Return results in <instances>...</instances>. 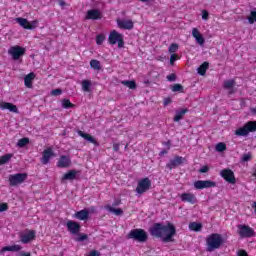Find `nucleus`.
Instances as JSON below:
<instances>
[{"instance_id": "f257e3e1", "label": "nucleus", "mask_w": 256, "mask_h": 256, "mask_svg": "<svg viewBox=\"0 0 256 256\" xmlns=\"http://www.w3.org/2000/svg\"><path fill=\"white\" fill-rule=\"evenodd\" d=\"M150 235L152 237H157V239H162L163 243L173 242V237L177 234V229L175 225L168 223L164 225L163 223H155L149 229Z\"/></svg>"}, {"instance_id": "f03ea898", "label": "nucleus", "mask_w": 256, "mask_h": 256, "mask_svg": "<svg viewBox=\"0 0 256 256\" xmlns=\"http://www.w3.org/2000/svg\"><path fill=\"white\" fill-rule=\"evenodd\" d=\"M206 245V251L211 253V251H215V249H219L223 245V237H221V234L213 233L206 238Z\"/></svg>"}, {"instance_id": "7ed1b4c3", "label": "nucleus", "mask_w": 256, "mask_h": 256, "mask_svg": "<svg viewBox=\"0 0 256 256\" xmlns=\"http://www.w3.org/2000/svg\"><path fill=\"white\" fill-rule=\"evenodd\" d=\"M127 239H133V241H137L138 243H146V241L149 239V234H147L145 229L136 228L132 229L127 234Z\"/></svg>"}, {"instance_id": "20e7f679", "label": "nucleus", "mask_w": 256, "mask_h": 256, "mask_svg": "<svg viewBox=\"0 0 256 256\" xmlns=\"http://www.w3.org/2000/svg\"><path fill=\"white\" fill-rule=\"evenodd\" d=\"M256 131V121H248L243 127L235 130V135L237 137H247L250 133H255Z\"/></svg>"}, {"instance_id": "39448f33", "label": "nucleus", "mask_w": 256, "mask_h": 256, "mask_svg": "<svg viewBox=\"0 0 256 256\" xmlns=\"http://www.w3.org/2000/svg\"><path fill=\"white\" fill-rule=\"evenodd\" d=\"M108 41L110 45H117L119 49L125 47V40L123 39V34L117 32L116 30H113L110 32Z\"/></svg>"}, {"instance_id": "423d86ee", "label": "nucleus", "mask_w": 256, "mask_h": 256, "mask_svg": "<svg viewBox=\"0 0 256 256\" xmlns=\"http://www.w3.org/2000/svg\"><path fill=\"white\" fill-rule=\"evenodd\" d=\"M25 53H27V49L19 45L11 46L8 50V54L12 57L13 61H19L21 57H24Z\"/></svg>"}, {"instance_id": "0eeeda50", "label": "nucleus", "mask_w": 256, "mask_h": 256, "mask_svg": "<svg viewBox=\"0 0 256 256\" xmlns=\"http://www.w3.org/2000/svg\"><path fill=\"white\" fill-rule=\"evenodd\" d=\"M238 235L242 239H249L250 237H255V230L251 228L249 225L239 224Z\"/></svg>"}, {"instance_id": "6e6552de", "label": "nucleus", "mask_w": 256, "mask_h": 256, "mask_svg": "<svg viewBox=\"0 0 256 256\" xmlns=\"http://www.w3.org/2000/svg\"><path fill=\"white\" fill-rule=\"evenodd\" d=\"M27 179V173L11 174L8 178L11 187H17L21 185Z\"/></svg>"}, {"instance_id": "1a4fd4ad", "label": "nucleus", "mask_w": 256, "mask_h": 256, "mask_svg": "<svg viewBox=\"0 0 256 256\" xmlns=\"http://www.w3.org/2000/svg\"><path fill=\"white\" fill-rule=\"evenodd\" d=\"M220 176L224 181L230 183L231 185H235L237 183V179L235 178V172L229 168L222 169L220 171Z\"/></svg>"}, {"instance_id": "9d476101", "label": "nucleus", "mask_w": 256, "mask_h": 256, "mask_svg": "<svg viewBox=\"0 0 256 256\" xmlns=\"http://www.w3.org/2000/svg\"><path fill=\"white\" fill-rule=\"evenodd\" d=\"M16 23H19L20 27L23 29L33 30L36 29V27L39 25L38 20H34L32 22H29L26 18L18 17L15 19Z\"/></svg>"}, {"instance_id": "9b49d317", "label": "nucleus", "mask_w": 256, "mask_h": 256, "mask_svg": "<svg viewBox=\"0 0 256 256\" xmlns=\"http://www.w3.org/2000/svg\"><path fill=\"white\" fill-rule=\"evenodd\" d=\"M149 189H151V180L149 178H143L138 182L136 193L143 195V193H147Z\"/></svg>"}, {"instance_id": "f8f14e48", "label": "nucleus", "mask_w": 256, "mask_h": 256, "mask_svg": "<svg viewBox=\"0 0 256 256\" xmlns=\"http://www.w3.org/2000/svg\"><path fill=\"white\" fill-rule=\"evenodd\" d=\"M213 187H217V182L211 180H197L194 182V188L198 190L213 189Z\"/></svg>"}, {"instance_id": "ddd939ff", "label": "nucleus", "mask_w": 256, "mask_h": 256, "mask_svg": "<svg viewBox=\"0 0 256 256\" xmlns=\"http://www.w3.org/2000/svg\"><path fill=\"white\" fill-rule=\"evenodd\" d=\"M185 158L183 156L176 155L174 159H170L166 164V168L172 171V169H177L179 165H183Z\"/></svg>"}, {"instance_id": "4468645a", "label": "nucleus", "mask_w": 256, "mask_h": 256, "mask_svg": "<svg viewBox=\"0 0 256 256\" xmlns=\"http://www.w3.org/2000/svg\"><path fill=\"white\" fill-rule=\"evenodd\" d=\"M36 235L37 232H35V230H28L26 233L20 234V241L21 243L27 245V243H31V241H34Z\"/></svg>"}, {"instance_id": "2eb2a0df", "label": "nucleus", "mask_w": 256, "mask_h": 256, "mask_svg": "<svg viewBox=\"0 0 256 256\" xmlns=\"http://www.w3.org/2000/svg\"><path fill=\"white\" fill-rule=\"evenodd\" d=\"M52 157H55V152H53V148L48 147L44 149V151L42 152V159H41L42 165H47L49 161H51Z\"/></svg>"}, {"instance_id": "dca6fc26", "label": "nucleus", "mask_w": 256, "mask_h": 256, "mask_svg": "<svg viewBox=\"0 0 256 256\" xmlns=\"http://www.w3.org/2000/svg\"><path fill=\"white\" fill-rule=\"evenodd\" d=\"M117 25L119 29H124L127 31H131L133 27H135V23L133 20H127V19H117Z\"/></svg>"}, {"instance_id": "f3484780", "label": "nucleus", "mask_w": 256, "mask_h": 256, "mask_svg": "<svg viewBox=\"0 0 256 256\" xmlns=\"http://www.w3.org/2000/svg\"><path fill=\"white\" fill-rule=\"evenodd\" d=\"M180 199L182 203H190V205H195V203H197V196L190 192L180 194Z\"/></svg>"}, {"instance_id": "a211bd4d", "label": "nucleus", "mask_w": 256, "mask_h": 256, "mask_svg": "<svg viewBox=\"0 0 256 256\" xmlns=\"http://www.w3.org/2000/svg\"><path fill=\"white\" fill-rule=\"evenodd\" d=\"M66 227H67L69 233H72V235H77V233H79V231H81V224H79L78 222H75L73 220H69L66 223Z\"/></svg>"}, {"instance_id": "6ab92c4d", "label": "nucleus", "mask_w": 256, "mask_h": 256, "mask_svg": "<svg viewBox=\"0 0 256 256\" xmlns=\"http://www.w3.org/2000/svg\"><path fill=\"white\" fill-rule=\"evenodd\" d=\"M79 173H81V171L79 170H69L68 172H66L65 174H63L61 180L62 181H75V179H77V176L79 175Z\"/></svg>"}, {"instance_id": "aec40b11", "label": "nucleus", "mask_w": 256, "mask_h": 256, "mask_svg": "<svg viewBox=\"0 0 256 256\" xmlns=\"http://www.w3.org/2000/svg\"><path fill=\"white\" fill-rule=\"evenodd\" d=\"M0 109L2 111L8 110L11 113H19V109L17 108V105H15L11 102H1Z\"/></svg>"}, {"instance_id": "412c9836", "label": "nucleus", "mask_w": 256, "mask_h": 256, "mask_svg": "<svg viewBox=\"0 0 256 256\" xmlns=\"http://www.w3.org/2000/svg\"><path fill=\"white\" fill-rule=\"evenodd\" d=\"M70 166H71V158L65 155L60 156L57 162V167H59L60 169H67V167H70Z\"/></svg>"}, {"instance_id": "4be33fe9", "label": "nucleus", "mask_w": 256, "mask_h": 256, "mask_svg": "<svg viewBox=\"0 0 256 256\" xmlns=\"http://www.w3.org/2000/svg\"><path fill=\"white\" fill-rule=\"evenodd\" d=\"M192 37H194V39H196V43H198V45H200V47H203L205 45V38L203 37V34H201V32H199V29H197V28L192 29Z\"/></svg>"}, {"instance_id": "5701e85b", "label": "nucleus", "mask_w": 256, "mask_h": 256, "mask_svg": "<svg viewBox=\"0 0 256 256\" xmlns=\"http://www.w3.org/2000/svg\"><path fill=\"white\" fill-rule=\"evenodd\" d=\"M85 19L97 21V19H101V12L97 9L88 10Z\"/></svg>"}, {"instance_id": "b1692460", "label": "nucleus", "mask_w": 256, "mask_h": 256, "mask_svg": "<svg viewBox=\"0 0 256 256\" xmlns=\"http://www.w3.org/2000/svg\"><path fill=\"white\" fill-rule=\"evenodd\" d=\"M77 133L79 137H82V139L89 141V143H92V145H95V147H99V143L95 140V138L91 134H87L81 130H78Z\"/></svg>"}, {"instance_id": "393cba45", "label": "nucleus", "mask_w": 256, "mask_h": 256, "mask_svg": "<svg viewBox=\"0 0 256 256\" xmlns=\"http://www.w3.org/2000/svg\"><path fill=\"white\" fill-rule=\"evenodd\" d=\"M21 249H23V247L19 244H14L12 246H4L2 247L0 253H5L7 251H11L12 253H17L19 251H21Z\"/></svg>"}, {"instance_id": "a878e982", "label": "nucleus", "mask_w": 256, "mask_h": 256, "mask_svg": "<svg viewBox=\"0 0 256 256\" xmlns=\"http://www.w3.org/2000/svg\"><path fill=\"white\" fill-rule=\"evenodd\" d=\"M233 87H235V79L225 80L223 82V89H229V95H233V93H235V89H233Z\"/></svg>"}, {"instance_id": "bb28decb", "label": "nucleus", "mask_w": 256, "mask_h": 256, "mask_svg": "<svg viewBox=\"0 0 256 256\" xmlns=\"http://www.w3.org/2000/svg\"><path fill=\"white\" fill-rule=\"evenodd\" d=\"M35 79V73L30 72L28 75L24 77L25 87L28 89H33V80Z\"/></svg>"}, {"instance_id": "cd10ccee", "label": "nucleus", "mask_w": 256, "mask_h": 256, "mask_svg": "<svg viewBox=\"0 0 256 256\" xmlns=\"http://www.w3.org/2000/svg\"><path fill=\"white\" fill-rule=\"evenodd\" d=\"M76 219L79 221H87L89 219V210L83 209L75 213Z\"/></svg>"}, {"instance_id": "c85d7f7f", "label": "nucleus", "mask_w": 256, "mask_h": 256, "mask_svg": "<svg viewBox=\"0 0 256 256\" xmlns=\"http://www.w3.org/2000/svg\"><path fill=\"white\" fill-rule=\"evenodd\" d=\"M189 111V109L184 108L182 110H178L176 111V114L174 116V121L175 123H178V121H181V119H183V117H185V114Z\"/></svg>"}, {"instance_id": "c756f323", "label": "nucleus", "mask_w": 256, "mask_h": 256, "mask_svg": "<svg viewBox=\"0 0 256 256\" xmlns=\"http://www.w3.org/2000/svg\"><path fill=\"white\" fill-rule=\"evenodd\" d=\"M81 85L82 91H84V93H91V86L93 85L91 80H82Z\"/></svg>"}, {"instance_id": "7c9ffc66", "label": "nucleus", "mask_w": 256, "mask_h": 256, "mask_svg": "<svg viewBox=\"0 0 256 256\" xmlns=\"http://www.w3.org/2000/svg\"><path fill=\"white\" fill-rule=\"evenodd\" d=\"M188 227L190 231H195L197 233L201 231V229H203V224L197 223V222H191Z\"/></svg>"}, {"instance_id": "2f4dec72", "label": "nucleus", "mask_w": 256, "mask_h": 256, "mask_svg": "<svg viewBox=\"0 0 256 256\" xmlns=\"http://www.w3.org/2000/svg\"><path fill=\"white\" fill-rule=\"evenodd\" d=\"M207 69H209V62H203L199 67H198V74L199 75H205L207 73Z\"/></svg>"}, {"instance_id": "473e14b6", "label": "nucleus", "mask_w": 256, "mask_h": 256, "mask_svg": "<svg viewBox=\"0 0 256 256\" xmlns=\"http://www.w3.org/2000/svg\"><path fill=\"white\" fill-rule=\"evenodd\" d=\"M90 67H91V69H94L95 71H101V62L97 59H92L90 61Z\"/></svg>"}, {"instance_id": "72a5a7b5", "label": "nucleus", "mask_w": 256, "mask_h": 256, "mask_svg": "<svg viewBox=\"0 0 256 256\" xmlns=\"http://www.w3.org/2000/svg\"><path fill=\"white\" fill-rule=\"evenodd\" d=\"M13 158V154H6L0 157V165H5L6 163H9L11 159Z\"/></svg>"}, {"instance_id": "f704fd0d", "label": "nucleus", "mask_w": 256, "mask_h": 256, "mask_svg": "<svg viewBox=\"0 0 256 256\" xmlns=\"http://www.w3.org/2000/svg\"><path fill=\"white\" fill-rule=\"evenodd\" d=\"M106 209H108V211H110V213H115L116 215H123V209L121 208H113V206L108 205L106 206Z\"/></svg>"}, {"instance_id": "c9c22d12", "label": "nucleus", "mask_w": 256, "mask_h": 256, "mask_svg": "<svg viewBox=\"0 0 256 256\" xmlns=\"http://www.w3.org/2000/svg\"><path fill=\"white\" fill-rule=\"evenodd\" d=\"M62 107L63 109H73V107H75V104L71 103V100L69 99H63Z\"/></svg>"}, {"instance_id": "e433bc0d", "label": "nucleus", "mask_w": 256, "mask_h": 256, "mask_svg": "<svg viewBox=\"0 0 256 256\" xmlns=\"http://www.w3.org/2000/svg\"><path fill=\"white\" fill-rule=\"evenodd\" d=\"M122 85H125L129 89H136L137 88V83H135V81H131V80L123 81Z\"/></svg>"}, {"instance_id": "4c0bfd02", "label": "nucleus", "mask_w": 256, "mask_h": 256, "mask_svg": "<svg viewBox=\"0 0 256 256\" xmlns=\"http://www.w3.org/2000/svg\"><path fill=\"white\" fill-rule=\"evenodd\" d=\"M216 151L218 153H223V151H227V144L224 142H220L216 145Z\"/></svg>"}, {"instance_id": "58836bf2", "label": "nucleus", "mask_w": 256, "mask_h": 256, "mask_svg": "<svg viewBox=\"0 0 256 256\" xmlns=\"http://www.w3.org/2000/svg\"><path fill=\"white\" fill-rule=\"evenodd\" d=\"M26 145H29V138L24 137L18 140V147L23 148V147H26Z\"/></svg>"}, {"instance_id": "ea45409f", "label": "nucleus", "mask_w": 256, "mask_h": 256, "mask_svg": "<svg viewBox=\"0 0 256 256\" xmlns=\"http://www.w3.org/2000/svg\"><path fill=\"white\" fill-rule=\"evenodd\" d=\"M178 50H179V44L177 43H172L168 48L169 53H173V54L177 53Z\"/></svg>"}, {"instance_id": "a19ab883", "label": "nucleus", "mask_w": 256, "mask_h": 256, "mask_svg": "<svg viewBox=\"0 0 256 256\" xmlns=\"http://www.w3.org/2000/svg\"><path fill=\"white\" fill-rule=\"evenodd\" d=\"M172 91H173V93H177V92L183 93V85H181V84H174L172 86Z\"/></svg>"}, {"instance_id": "79ce46f5", "label": "nucleus", "mask_w": 256, "mask_h": 256, "mask_svg": "<svg viewBox=\"0 0 256 256\" xmlns=\"http://www.w3.org/2000/svg\"><path fill=\"white\" fill-rule=\"evenodd\" d=\"M103 41H105V36L103 34H98L96 36V43L98 45H103Z\"/></svg>"}, {"instance_id": "37998d69", "label": "nucleus", "mask_w": 256, "mask_h": 256, "mask_svg": "<svg viewBox=\"0 0 256 256\" xmlns=\"http://www.w3.org/2000/svg\"><path fill=\"white\" fill-rule=\"evenodd\" d=\"M251 157H252L251 153L243 154L242 155L243 163H247V161H251Z\"/></svg>"}, {"instance_id": "c03bdc74", "label": "nucleus", "mask_w": 256, "mask_h": 256, "mask_svg": "<svg viewBox=\"0 0 256 256\" xmlns=\"http://www.w3.org/2000/svg\"><path fill=\"white\" fill-rule=\"evenodd\" d=\"M88 236L87 234H79V236L76 238V241L81 242V241H87Z\"/></svg>"}, {"instance_id": "a18cd8bd", "label": "nucleus", "mask_w": 256, "mask_h": 256, "mask_svg": "<svg viewBox=\"0 0 256 256\" xmlns=\"http://www.w3.org/2000/svg\"><path fill=\"white\" fill-rule=\"evenodd\" d=\"M177 59H179V55H177V54H172V55L170 56V64H171V65H175V61H177Z\"/></svg>"}, {"instance_id": "49530a36", "label": "nucleus", "mask_w": 256, "mask_h": 256, "mask_svg": "<svg viewBox=\"0 0 256 256\" xmlns=\"http://www.w3.org/2000/svg\"><path fill=\"white\" fill-rule=\"evenodd\" d=\"M167 81L173 82L177 80V75L175 73H172L166 77Z\"/></svg>"}, {"instance_id": "de8ad7c7", "label": "nucleus", "mask_w": 256, "mask_h": 256, "mask_svg": "<svg viewBox=\"0 0 256 256\" xmlns=\"http://www.w3.org/2000/svg\"><path fill=\"white\" fill-rule=\"evenodd\" d=\"M8 209H9V204L7 203L0 204V213H3V211H7Z\"/></svg>"}, {"instance_id": "09e8293b", "label": "nucleus", "mask_w": 256, "mask_h": 256, "mask_svg": "<svg viewBox=\"0 0 256 256\" xmlns=\"http://www.w3.org/2000/svg\"><path fill=\"white\" fill-rule=\"evenodd\" d=\"M61 93H63V90L57 88L51 91V95H54L55 97L61 95Z\"/></svg>"}, {"instance_id": "8fccbe9b", "label": "nucleus", "mask_w": 256, "mask_h": 256, "mask_svg": "<svg viewBox=\"0 0 256 256\" xmlns=\"http://www.w3.org/2000/svg\"><path fill=\"white\" fill-rule=\"evenodd\" d=\"M164 107H167V105H171V103H173V100L171 99V97H166L164 98Z\"/></svg>"}, {"instance_id": "3c124183", "label": "nucleus", "mask_w": 256, "mask_h": 256, "mask_svg": "<svg viewBox=\"0 0 256 256\" xmlns=\"http://www.w3.org/2000/svg\"><path fill=\"white\" fill-rule=\"evenodd\" d=\"M202 19L207 21L209 19V12L207 10L202 11Z\"/></svg>"}, {"instance_id": "603ef678", "label": "nucleus", "mask_w": 256, "mask_h": 256, "mask_svg": "<svg viewBox=\"0 0 256 256\" xmlns=\"http://www.w3.org/2000/svg\"><path fill=\"white\" fill-rule=\"evenodd\" d=\"M86 256H101V252H99L98 250H92Z\"/></svg>"}, {"instance_id": "864d4df0", "label": "nucleus", "mask_w": 256, "mask_h": 256, "mask_svg": "<svg viewBox=\"0 0 256 256\" xmlns=\"http://www.w3.org/2000/svg\"><path fill=\"white\" fill-rule=\"evenodd\" d=\"M209 171V166H203L199 169V173H207Z\"/></svg>"}, {"instance_id": "5fc2aeb1", "label": "nucleus", "mask_w": 256, "mask_h": 256, "mask_svg": "<svg viewBox=\"0 0 256 256\" xmlns=\"http://www.w3.org/2000/svg\"><path fill=\"white\" fill-rule=\"evenodd\" d=\"M238 256H249V254H247V251L241 249L238 251L237 253Z\"/></svg>"}, {"instance_id": "6e6d98bb", "label": "nucleus", "mask_w": 256, "mask_h": 256, "mask_svg": "<svg viewBox=\"0 0 256 256\" xmlns=\"http://www.w3.org/2000/svg\"><path fill=\"white\" fill-rule=\"evenodd\" d=\"M118 205H121V199H116L112 204L113 207H118Z\"/></svg>"}, {"instance_id": "4d7b16f0", "label": "nucleus", "mask_w": 256, "mask_h": 256, "mask_svg": "<svg viewBox=\"0 0 256 256\" xmlns=\"http://www.w3.org/2000/svg\"><path fill=\"white\" fill-rule=\"evenodd\" d=\"M119 149H120V144L119 143H114L113 144V151H119Z\"/></svg>"}, {"instance_id": "13d9d810", "label": "nucleus", "mask_w": 256, "mask_h": 256, "mask_svg": "<svg viewBox=\"0 0 256 256\" xmlns=\"http://www.w3.org/2000/svg\"><path fill=\"white\" fill-rule=\"evenodd\" d=\"M20 256H31V252H25V251H21L19 253Z\"/></svg>"}, {"instance_id": "bf43d9fd", "label": "nucleus", "mask_w": 256, "mask_h": 256, "mask_svg": "<svg viewBox=\"0 0 256 256\" xmlns=\"http://www.w3.org/2000/svg\"><path fill=\"white\" fill-rule=\"evenodd\" d=\"M163 145H165V147H171V140L163 142Z\"/></svg>"}, {"instance_id": "052dcab7", "label": "nucleus", "mask_w": 256, "mask_h": 256, "mask_svg": "<svg viewBox=\"0 0 256 256\" xmlns=\"http://www.w3.org/2000/svg\"><path fill=\"white\" fill-rule=\"evenodd\" d=\"M59 5H61V7H65V1L60 0V1H59Z\"/></svg>"}, {"instance_id": "680f3d73", "label": "nucleus", "mask_w": 256, "mask_h": 256, "mask_svg": "<svg viewBox=\"0 0 256 256\" xmlns=\"http://www.w3.org/2000/svg\"><path fill=\"white\" fill-rule=\"evenodd\" d=\"M252 113H254V115H256V108H252Z\"/></svg>"}, {"instance_id": "e2e57ef3", "label": "nucleus", "mask_w": 256, "mask_h": 256, "mask_svg": "<svg viewBox=\"0 0 256 256\" xmlns=\"http://www.w3.org/2000/svg\"><path fill=\"white\" fill-rule=\"evenodd\" d=\"M252 177H256V169H255L254 172L252 173Z\"/></svg>"}, {"instance_id": "0e129e2a", "label": "nucleus", "mask_w": 256, "mask_h": 256, "mask_svg": "<svg viewBox=\"0 0 256 256\" xmlns=\"http://www.w3.org/2000/svg\"><path fill=\"white\" fill-rule=\"evenodd\" d=\"M139 1H141V3H147V1L149 0H139Z\"/></svg>"}, {"instance_id": "69168bd1", "label": "nucleus", "mask_w": 256, "mask_h": 256, "mask_svg": "<svg viewBox=\"0 0 256 256\" xmlns=\"http://www.w3.org/2000/svg\"><path fill=\"white\" fill-rule=\"evenodd\" d=\"M166 153H167V151H165V150L161 152L162 155H165Z\"/></svg>"}, {"instance_id": "338daca9", "label": "nucleus", "mask_w": 256, "mask_h": 256, "mask_svg": "<svg viewBox=\"0 0 256 256\" xmlns=\"http://www.w3.org/2000/svg\"><path fill=\"white\" fill-rule=\"evenodd\" d=\"M128 145L125 146V149H127Z\"/></svg>"}]
</instances>
